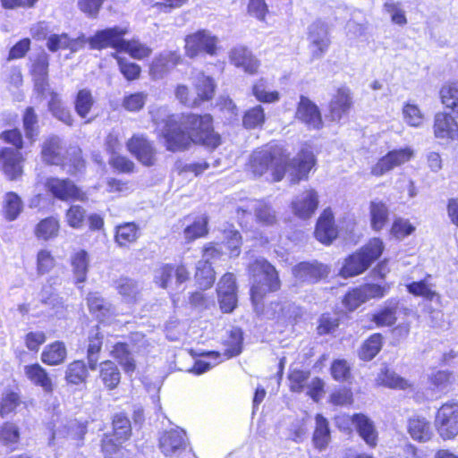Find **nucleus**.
I'll return each mask as SVG.
<instances>
[{"instance_id":"25","label":"nucleus","mask_w":458,"mask_h":458,"mask_svg":"<svg viewBox=\"0 0 458 458\" xmlns=\"http://www.w3.org/2000/svg\"><path fill=\"white\" fill-rule=\"evenodd\" d=\"M87 432L86 424L78 421L77 420H69L65 423H62L53 432V439L55 438H67L73 440L76 445H81L83 437Z\"/></svg>"},{"instance_id":"36","label":"nucleus","mask_w":458,"mask_h":458,"mask_svg":"<svg viewBox=\"0 0 458 458\" xmlns=\"http://www.w3.org/2000/svg\"><path fill=\"white\" fill-rule=\"evenodd\" d=\"M99 377L107 389L113 390L120 383L121 373L114 362L105 360L99 364Z\"/></svg>"},{"instance_id":"18","label":"nucleus","mask_w":458,"mask_h":458,"mask_svg":"<svg viewBox=\"0 0 458 458\" xmlns=\"http://www.w3.org/2000/svg\"><path fill=\"white\" fill-rule=\"evenodd\" d=\"M127 148L142 165L150 166L155 164L156 149L143 135H133L127 142Z\"/></svg>"},{"instance_id":"40","label":"nucleus","mask_w":458,"mask_h":458,"mask_svg":"<svg viewBox=\"0 0 458 458\" xmlns=\"http://www.w3.org/2000/svg\"><path fill=\"white\" fill-rule=\"evenodd\" d=\"M115 287L123 301L136 302L140 294V284L133 279L123 277L116 281Z\"/></svg>"},{"instance_id":"7","label":"nucleus","mask_w":458,"mask_h":458,"mask_svg":"<svg viewBox=\"0 0 458 458\" xmlns=\"http://www.w3.org/2000/svg\"><path fill=\"white\" fill-rule=\"evenodd\" d=\"M184 42L185 55L189 58H195L201 54L214 56L219 49V38L208 30H199L187 35Z\"/></svg>"},{"instance_id":"63","label":"nucleus","mask_w":458,"mask_h":458,"mask_svg":"<svg viewBox=\"0 0 458 458\" xmlns=\"http://www.w3.org/2000/svg\"><path fill=\"white\" fill-rule=\"evenodd\" d=\"M378 382L390 388L407 389L411 385L404 378L398 376L394 371L386 369L378 376Z\"/></svg>"},{"instance_id":"1","label":"nucleus","mask_w":458,"mask_h":458,"mask_svg":"<svg viewBox=\"0 0 458 458\" xmlns=\"http://www.w3.org/2000/svg\"><path fill=\"white\" fill-rule=\"evenodd\" d=\"M149 113L170 151L184 150L191 143L211 148H216L221 143L219 134L214 131L209 114H171L165 106L152 107Z\"/></svg>"},{"instance_id":"61","label":"nucleus","mask_w":458,"mask_h":458,"mask_svg":"<svg viewBox=\"0 0 458 458\" xmlns=\"http://www.w3.org/2000/svg\"><path fill=\"white\" fill-rule=\"evenodd\" d=\"M113 57L116 59L119 71L127 81L137 80L140 75V66L128 59L120 56L118 54H113Z\"/></svg>"},{"instance_id":"14","label":"nucleus","mask_w":458,"mask_h":458,"mask_svg":"<svg viewBox=\"0 0 458 458\" xmlns=\"http://www.w3.org/2000/svg\"><path fill=\"white\" fill-rule=\"evenodd\" d=\"M186 433L180 428L165 430L159 438V448L165 456H177L187 446Z\"/></svg>"},{"instance_id":"31","label":"nucleus","mask_w":458,"mask_h":458,"mask_svg":"<svg viewBox=\"0 0 458 458\" xmlns=\"http://www.w3.org/2000/svg\"><path fill=\"white\" fill-rule=\"evenodd\" d=\"M352 423L354 424L360 437L365 443L374 447L377 443V431L374 426L373 421L364 414H355L352 417Z\"/></svg>"},{"instance_id":"60","label":"nucleus","mask_w":458,"mask_h":458,"mask_svg":"<svg viewBox=\"0 0 458 458\" xmlns=\"http://www.w3.org/2000/svg\"><path fill=\"white\" fill-rule=\"evenodd\" d=\"M138 238V228L133 223H126L116 228L115 241L120 246H126Z\"/></svg>"},{"instance_id":"19","label":"nucleus","mask_w":458,"mask_h":458,"mask_svg":"<svg viewBox=\"0 0 458 458\" xmlns=\"http://www.w3.org/2000/svg\"><path fill=\"white\" fill-rule=\"evenodd\" d=\"M229 60L235 67L241 68L244 72L250 75L256 74L260 66V62L244 46L233 47L229 51Z\"/></svg>"},{"instance_id":"28","label":"nucleus","mask_w":458,"mask_h":458,"mask_svg":"<svg viewBox=\"0 0 458 458\" xmlns=\"http://www.w3.org/2000/svg\"><path fill=\"white\" fill-rule=\"evenodd\" d=\"M48 57L46 53H40L33 60L31 72L34 77L35 90L44 96L48 90L47 83Z\"/></svg>"},{"instance_id":"10","label":"nucleus","mask_w":458,"mask_h":458,"mask_svg":"<svg viewBox=\"0 0 458 458\" xmlns=\"http://www.w3.org/2000/svg\"><path fill=\"white\" fill-rule=\"evenodd\" d=\"M127 27L114 26L98 30L94 36L89 38V45L91 49L101 50L113 48L118 54L121 52L124 41L123 37L128 33Z\"/></svg>"},{"instance_id":"4","label":"nucleus","mask_w":458,"mask_h":458,"mask_svg":"<svg viewBox=\"0 0 458 458\" xmlns=\"http://www.w3.org/2000/svg\"><path fill=\"white\" fill-rule=\"evenodd\" d=\"M249 271L252 277L250 298L255 310L259 312L262 298L269 292L277 291L281 283L276 268L264 259H257L250 265Z\"/></svg>"},{"instance_id":"44","label":"nucleus","mask_w":458,"mask_h":458,"mask_svg":"<svg viewBox=\"0 0 458 458\" xmlns=\"http://www.w3.org/2000/svg\"><path fill=\"white\" fill-rule=\"evenodd\" d=\"M111 356L117 360L126 373H131L135 370L136 364L132 354L128 349L126 344L117 343L113 346L110 352Z\"/></svg>"},{"instance_id":"26","label":"nucleus","mask_w":458,"mask_h":458,"mask_svg":"<svg viewBox=\"0 0 458 458\" xmlns=\"http://www.w3.org/2000/svg\"><path fill=\"white\" fill-rule=\"evenodd\" d=\"M315 236L324 244H330L337 236L334 216L330 208L325 209L317 222Z\"/></svg>"},{"instance_id":"15","label":"nucleus","mask_w":458,"mask_h":458,"mask_svg":"<svg viewBox=\"0 0 458 458\" xmlns=\"http://www.w3.org/2000/svg\"><path fill=\"white\" fill-rule=\"evenodd\" d=\"M52 195L61 200H85L86 196L71 180L51 177L45 183Z\"/></svg>"},{"instance_id":"23","label":"nucleus","mask_w":458,"mask_h":458,"mask_svg":"<svg viewBox=\"0 0 458 458\" xmlns=\"http://www.w3.org/2000/svg\"><path fill=\"white\" fill-rule=\"evenodd\" d=\"M352 101L350 89L340 88L333 96L329 104V117L332 121H340L351 109Z\"/></svg>"},{"instance_id":"41","label":"nucleus","mask_w":458,"mask_h":458,"mask_svg":"<svg viewBox=\"0 0 458 458\" xmlns=\"http://www.w3.org/2000/svg\"><path fill=\"white\" fill-rule=\"evenodd\" d=\"M186 221L188 224L183 231L186 240L194 241L207 234L208 216L206 215L197 216L192 220L186 218Z\"/></svg>"},{"instance_id":"35","label":"nucleus","mask_w":458,"mask_h":458,"mask_svg":"<svg viewBox=\"0 0 458 458\" xmlns=\"http://www.w3.org/2000/svg\"><path fill=\"white\" fill-rule=\"evenodd\" d=\"M243 208H240L238 212L242 210L243 213L247 211H254L257 220L264 225H272L276 221L275 212L272 208L262 200H250Z\"/></svg>"},{"instance_id":"11","label":"nucleus","mask_w":458,"mask_h":458,"mask_svg":"<svg viewBox=\"0 0 458 458\" xmlns=\"http://www.w3.org/2000/svg\"><path fill=\"white\" fill-rule=\"evenodd\" d=\"M220 255L214 246H208L203 250L202 259L197 263L195 279L199 288L205 290L211 287L215 282V272L210 265V259Z\"/></svg>"},{"instance_id":"17","label":"nucleus","mask_w":458,"mask_h":458,"mask_svg":"<svg viewBox=\"0 0 458 458\" xmlns=\"http://www.w3.org/2000/svg\"><path fill=\"white\" fill-rule=\"evenodd\" d=\"M308 40L313 56H322L330 45L327 25L322 21L312 22L309 26Z\"/></svg>"},{"instance_id":"54","label":"nucleus","mask_w":458,"mask_h":458,"mask_svg":"<svg viewBox=\"0 0 458 458\" xmlns=\"http://www.w3.org/2000/svg\"><path fill=\"white\" fill-rule=\"evenodd\" d=\"M22 404L17 393L5 392L0 402V416L6 418L16 413L17 409Z\"/></svg>"},{"instance_id":"12","label":"nucleus","mask_w":458,"mask_h":458,"mask_svg":"<svg viewBox=\"0 0 458 458\" xmlns=\"http://www.w3.org/2000/svg\"><path fill=\"white\" fill-rule=\"evenodd\" d=\"M412 155V149L408 147L389 151L371 167V174L377 177L382 176L394 167L408 162Z\"/></svg>"},{"instance_id":"6","label":"nucleus","mask_w":458,"mask_h":458,"mask_svg":"<svg viewBox=\"0 0 458 458\" xmlns=\"http://www.w3.org/2000/svg\"><path fill=\"white\" fill-rule=\"evenodd\" d=\"M383 242L378 238H373L359 251L345 259L340 275L343 277H352L363 273L382 254Z\"/></svg>"},{"instance_id":"53","label":"nucleus","mask_w":458,"mask_h":458,"mask_svg":"<svg viewBox=\"0 0 458 458\" xmlns=\"http://www.w3.org/2000/svg\"><path fill=\"white\" fill-rule=\"evenodd\" d=\"M442 104L458 116V84L448 83L440 89Z\"/></svg>"},{"instance_id":"32","label":"nucleus","mask_w":458,"mask_h":458,"mask_svg":"<svg viewBox=\"0 0 458 458\" xmlns=\"http://www.w3.org/2000/svg\"><path fill=\"white\" fill-rule=\"evenodd\" d=\"M27 378L34 385L40 386L46 393H52L54 385L47 370L39 364H32L24 367Z\"/></svg>"},{"instance_id":"56","label":"nucleus","mask_w":458,"mask_h":458,"mask_svg":"<svg viewBox=\"0 0 458 458\" xmlns=\"http://www.w3.org/2000/svg\"><path fill=\"white\" fill-rule=\"evenodd\" d=\"M382 348V335L373 334L360 347L359 356L363 360H372Z\"/></svg>"},{"instance_id":"27","label":"nucleus","mask_w":458,"mask_h":458,"mask_svg":"<svg viewBox=\"0 0 458 458\" xmlns=\"http://www.w3.org/2000/svg\"><path fill=\"white\" fill-rule=\"evenodd\" d=\"M434 133L439 139H457L458 123L452 115L442 112L437 113L435 115Z\"/></svg>"},{"instance_id":"33","label":"nucleus","mask_w":458,"mask_h":458,"mask_svg":"<svg viewBox=\"0 0 458 458\" xmlns=\"http://www.w3.org/2000/svg\"><path fill=\"white\" fill-rule=\"evenodd\" d=\"M191 79L199 101L208 100L213 97L216 84L212 77L203 72H196L192 73Z\"/></svg>"},{"instance_id":"50","label":"nucleus","mask_w":458,"mask_h":458,"mask_svg":"<svg viewBox=\"0 0 458 458\" xmlns=\"http://www.w3.org/2000/svg\"><path fill=\"white\" fill-rule=\"evenodd\" d=\"M94 104L95 99L89 89H82L76 94L74 99V109L81 118L85 119L88 117Z\"/></svg>"},{"instance_id":"2","label":"nucleus","mask_w":458,"mask_h":458,"mask_svg":"<svg viewBox=\"0 0 458 458\" xmlns=\"http://www.w3.org/2000/svg\"><path fill=\"white\" fill-rule=\"evenodd\" d=\"M288 165V155L279 145L269 144L254 150L247 163V170L254 177H260L271 172L272 179L279 182L283 179Z\"/></svg>"},{"instance_id":"49","label":"nucleus","mask_w":458,"mask_h":458,"mask_svg":"<svg viewBox=\"0 0 458 458\" xmlns=\"http://www.w3.org/2000/svg\"><path fill=\"white\" fill-rule=\"evenodd\" d=\"M60 229L59 221L54 216L41 220L35 228V234L38 239L47 241L55 238Z\"/></svg>"},{"instance_id":"13","label":"nucleus","mask_w":458,"mask_h":458,"mask_svg":"<svg viewBox=\"0 0 458 458\" xmlns=\"http://www.w3.org/2000/svg\"><path fill=\"white\" fill-rule=\"evenodd\" d=\"M296 284H315L327 276L329 268L327 266L314 262H301L292 269Z\"/></svg>"},{"instance_id":"5","label":"nucleus","mask_w":458,"mask_h":458,"mask_svg":"<svg viewBox=\"0 0 458 458\" xmlns=\"http://www.w3.org/2000/svg\"><path fill=\"white\" fill-rule=\"evenodd\" d=\"M1 139L16 148H4L0 150V168L10 180H16L22 174V157L19 152L22 148L21 134L17 129L9 130L1 133Z\"/></svg>"},{"instance_id":"37","label":"nucleus","mask_w":458,"mask_h":458,"mask_svg":"<svg viewBox=\"0 0 458 458\" xmlns=\"http://www.w3.org/2000/svg\"><path fill=\"white\" fill-rule=\"evenodd\" d=\"M66 354L64 344L56 341L45 347L41 353V360L45 364L55 366L63 363L66 358Z\"/></svg>"},{"instance_id":"45","label":"nucleus","mask_w":458,"mask_h":458,"mask_svg":"<svg viewBox=\"0 0 458 458\" xmlns=\"http://www.w3.org/2000/svg\"><path fill=\"white\" fill-rule=\"evenodd\" d=\"M315 420L316 428L313 434V442L318 449L323 450L327 447L330 440L328 421L320 414L316 416Z\"/></svg>"},{"instance_id":"30","label":"nucleus","mask_w":458,"mask_h":458,"mask_svg":"<svg viewBox=\"0 0 458 458\" xmlns=\"http://www.w3.org/2000/svg\"><path fill=\"white\" fill-rule=\"evenodd\" d=\"M315 164L316 159L312 151L301 150L290 165V167L294 172V177L292 179V182L296 183L301 180L307 179L308 174Z\"/></svg>"},{"instance_id":"16","label":"nucleus","mask_w":458,"mask_h":458,"mask_svg":"<svg viewBox=\"0 0 458 458\" xmlns=\"http://www.w3.org/2000/svg\"><path fill=\"white\" fill-rule=\"evenodd\" d=\"M295 117L311 130H319L323 126L319 108L315 103L304 96H301L300 98Z\"/></svg>"},{"instance_id":"52","label":"nucleus","mask_w":458,"mask_h":458,"mask_svg":"<svg viewBox=\"0 0 458 458\" xmlns=\"http://www.w3.org/2000/svg\"><path fill=\"white\" fill-rule=\"evenodd\" d=\"M22 208V201L15 192L10 191L4 195L3 209L7 220H15Z\"/></svg>"},{"instance_id":"43","label":"nucleus","mask_w":458,"mask_h":458,"mask_svg":"<svg viewBox=\"0 0 458 458\" xmlns=\"http://www.w3.org/2000/svg\"><path fill=\"white\" fill-rule=\"evenodd\" d=\"M50 99L48 101V108L52 114L67 125H72L73 122L71 111L64 106L60 96L54 91L49 92Z\"/></svg>"},{"instance_id":"29","label":"nucleus","mask_w":458,"mask_h":458,"mask_svg":"<svg viewBox=\"0 0 458 458\" xmlns=\"http://www.w3.org/2000/svg\"><path fill=\"white\" fill-rule=\"evenodd\" d=\"M398 308L399 300L397 298L388 299L381 309L371 314L370 320L377 327H392L397 320L396 313Z\"/></svg>"},{"instance_id":"42","label":"nucleus","mask_w":458,"mask_h":458,"mask_svg":"<svg viewBox=\"0 0 458 458\" xmlns=\"http://www.w3.org/2000/svg\"><path fill=\"white\" fill-rule=\"evenodd\" d=\"M371 226L374 230H381L388 220V208L382 200L374 199L369 205Z\"/></svg>"},{"instance_id":"62","label":"nucleus","mask_w":458,"mask_h":458,"mask_svg":"<svg viewBox=\"0 0 458 458\" xmlns=\"http://www.w3.org/2000/svg\"><path fill=\"white\" fill-rule=\"evenodd\" d=\"M87 376L88 371L83 361L75 360L68 366L65 378L69 383L78 385L83 382Z\"/></svg>"},{"instance_id":"22","label":"nucleus","mask_w":458,"mask_h":458,"mask_svg":"<svg viewBox=\"0 0 458 458\" xmlns=\"http://www.w3.org/2000/svg\"><path fill=\"white\" fill-rule=\"evenodd\" d=\"M189 272L183 265L177 266L174 268L172 265H163L155 271V282L162 288H167L173 276L175 282L181 284L189 279Z\"/></svg>"},{"instance_id":"58","label":"nucleus","mask_w":458,"mask_h":458,"mask_svg":"<svg viewBox=\"0 0 458 458\" xmlns=\"http://www.w3.org/2000/svg\"><path fill=\"white\" fill-rule=\"evenodd\" d=\"M428 381L437 392H446L454 382V376L448 370H437L428 376Z\"/></svg>"},{"instance_id":"8","label":"nucleus","mask_w":458,"mask_h":458,"mask_svg":"<svg viewBox=\"0 0 458 458\" xmlns=\"http://www.w3.org/2000/svg\"><path fill=\"white\" fill-rule=\"evenodd\" d=\"M113 428L114 436H106L102 440L105 458H120L122 454L120 445L131 435V422L123 414H116L113 419Z\"/></svg>"},{"instance_id":"55","label":"nucleus","mask_w":458,"mask_h":458,"mask_svg":"<svg viewBox=\"0 0 458 458\" xmlns=\"http://www.w3.org/2000/svg\"><path fill=\"white\" fill-rule=\"evenodd\" d=\"M222 355L217 352H209L202 355V358L197 360L191 371L196 375L203 374L213 367L219 364L223 359Z\"/></svg>"},{"instance_id":"20","label":"nucleus","mask_w":458,"mask_h":458,"mask_svg":"<svg viewBox=\"0 0 458 458\" xmlns=\"http://www.w3.org/2000/svg\"><path fill=\"white\" fill-rule=\"evenodd\" d=\"M318 206V194L313 190H306L292 202V209L295 216L300 218H310L316 211Z\"/></svg>"},{"instance_id":"9","label":"nucleus","mask_w":458,"mask_h":458,"mask_svg":"<svg viewBox=\"0 0 458 458\" xmlns=\"http://www.w3.org/2000/svg\"><path fill=\"white\" fill-rule=\"evenodd\" d=\"M435 424L444 439H451L458 435V402L444 403L437 411Z\"/></svg>"},{"instance_id":"21","label":"nucleus","mask_w":458,"mask_h":458,"mask_svg":"<svg viewBox=\"0 0 458 458\" xmlns=\"http://www.w3.org/2000/svg\"><path fill=\"white\" fill-rule=\"evenodd\" d=\"M182 60L177 51H164L156 56L149 68V74L154 80L162 79Z\"/></svg>"},{"instance_id":"38","label":"nucleus","mask_w":458,"mask_h":458,"mask_svg":"<svg viewBox=\"0 0 458 458\" xmlns=\"http://www.w3.org/2000/svg\"><path fill=\"white\" fill-rule=\"evenodd\" d=\"M20 441V428L13 422H4L0 426V445L9 451L17 449Z\"/></svg>"},{"instance_id":"3","label":"nucleus","mask_w":458,"mask_h":458,"mask_svg":"<svg viewBox=\"0 0 458 458\" xmlns=\"http://www.w3.org/2000/svg\"><path fill=\"white\" fill-rule=\"evenodd\" d=\"M41 155L44 162L62 165L72 175L81 174L85 166L81 149L73 147L66 150L57 136H51L44 141Z\"/></svg>"},{"instance_id":"39","label":"nucleus","mask_w":458,"mask_h":458,"mask_svg":"<svg viewBox=\"0 0 458 458\" xmlns=\"http://www.w3.org/2000/svg\"><path fill=\"white\" fill-rule=\"evenodd\" d=\"M89 254L84 250H79L71 256V266L77 283H83L87 278L89 269Z\"/></svg>"},{"instance_id":"51","label":"nucleus","mask_w":458,"mask_h":458,"mask_svg":"<svg viewBox=\"0 0 458 458\" xmlns=\"http://www.w3.org/2000/svg\"><path fill=\"white\" fill-rule=\"evenodd\" d=\"M102 347V336L99 335V330L97 327L92 329L89 335V345H88V362L90 369L95 370L97 369L98 361V352Z\"/></svg>"},{"instance_id":"46","label":"nucleus","mask_w":458,"mask_h":458,"mask_svg":"<svg viewBox=\"0 0 458 458\" xmlns=\"http://www.w3.org/2000/svg\"><path fill=\"white\" fill-rule=\"evenodd\" d=\"M251 92L259 102L275 103L279 100V93L275 90H270L268 81L264 78L259 79L252 85Z\"/></svg>"},{"instance_id":"48","label":"nucleus","mask_w":458,"mask_h":458,"mask_svg":"<svg viewBox=\"0 0 458 458\" xmlns=\"http://www.w3.org/2000/svg\"><path fill=\"white\" fill-rule=\"evenodd\" d=\"M121 52L128 54L133 59L142 60L151 55L152 49L140 39L132 38L124 39Z\"/></svg>"},{"instance_id":"24","label":"nucleus","mask_w":458,"mask_h":458,"mask_svg":"<svg viewBox=\"0 0 458 458\" xmlns=\"http://www.w3.org/2000/svg\"><path fill=\"white\" fill-rule=\"evenodd\" d=\"M89 311L102 323H110L116 316L114 308L98 293H90L87 297Z\"/></svg>"},{"instance_id":"57","label":"nucleus","mask_w":458,"mask_h":458,"mask_svg":"<svg viewBox=\"0 0 458 458\" xmlns=\"http://www.w3.org/2000/svg\"><path fill=\"white\" fill-rule=\"evenodd\" d=\"M429 277L430 276H428L423 280L408 284L406 285L408 292L414 296H420L426 300L432 301L437 296V293L433 289V285L428 284V279Z\"/></svg>"},{"instance_id":"59","label":"nucleus","mask_w":458,"mask_h":458,"mask_svg":"<svg viewBox=\"0 0 458 458\" xmlns=\"http://www.w3.org/2000/svg\"><path fill=\"white\" fill-rule=\"evenodd\" d=\"M266 120L264 108L258 105L248 109L242 118V124L246 129H255L263 125Z\"/></svg>"},{"instance_id":"64","label":"nucleus","mask_w":458,"mask_h":458,"mask_svg":"<svg viewBox=\"0 0 458 458\" xmlns=\"http://www.w3.org/2000/svg\"><path fill=\"white\" fill-rule=\"evenodd\" d=\"M404 122L412 127H420L423 123L424 115L418 106L406 103L403 107Z\"/></svg>"},{"instance_id":"47","label":"nucleus","mask_w":458,"mask_h":458,"mask_svg":"<svg viewBox=\"0 0 458 458\" xmlns=\"http://www.w3.org/2000/svg\"><path fill=\"white\" fill-rule=\"evenodd\" d=\"M383 11L390 17L394 24L402 27L407 24L406 12L402 2L386 0L383 4Z\"/></svg>"},{"instance_id":"34","label":"nucleus","mask_w":458,"mask_h":458,"mask_svg":"<svg viewBox=\"0 0 458 458\" xmlns=\"http://www.w3.org/2000/svg\"><path fill=\"white\" fill-rule=\"evenodd\" d=\"M408 432L412 439L419 442H427L433 435L429 421L419 416L409 420Z\"/></svg>"}]
</instances>
